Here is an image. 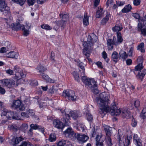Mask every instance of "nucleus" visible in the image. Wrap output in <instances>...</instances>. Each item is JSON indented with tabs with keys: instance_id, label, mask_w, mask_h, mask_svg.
<instances>
[{
	"instance_id": "nucleus-1",
	"label": "nucleus",
	"mask_w": 146,
	"mask_h": 146,
	"mask_svg": "<svg viewBox=\"0 0 146 146\" xmlns=\"http://www.w3.org/2000/svg\"><path fill=\"white\" fill-rule=\"evenodd\" d=\"M104 94V93L100 94L97 101L98 105L100 108L99 113L102 115V117L109 111H110L112 115H119L121 113V111L119 109H117L116 106L114 105H112L110 108L108 105L109 100Z\"/></svg>"
},
{
	"instance_id": "nucleus-2",
	"label": "nucleus",
	"mask_w": 146,
	"mask_h": 146,
	"mask_svg": "<svg viewBox=\"0 0 146 146\" xmlns=\"http://www.w3.org/2000/svg\"><path fill=\"white\" fill-rule=\"evenodd\" d=\"M97 39L96 36L94 34H92L91 35H88L87 42H84L83 44L84 47L83 49V54L90 62H92L91 59L88 58L90 56V53L93 49L92 46L94 43L97 41Z\"/></svg>"
},
{
	"instance_id": "nucleus-3",
	"label": "nucleus",
	"mask_w": 146,
	"mask_h": 146,
	"mask_svg": "<svg viewBox=\"0 0 146 146\" xmlns=\"http://www.w3.org/2000/svg\"><path fill=\"white\" fill-rule=\"evenodd\" d=\"M81 79L87 88H90L92 91L95 94L98 93L96 82L94 79L87 78L84 76H82Z\"/></svg>"
},
{
	"instance_id": "nucleus-4",
	"label": "nucleus",
	"mask_w": 146,
	"mask_h": 146,
	"mask_svg": "<svg viewBox=\"0 0 146 146\" xmlns=\"http://www.w3.org/2000/svg\"><path fill=\"white\" fill-rule=\"evenodd\" d=\"M104 129L106 133L105 137L106 142L108 146H112L113 144L112 142L111 138L112 128L107 125L104 126Z\"/></svg>"
},
{
	"instance_id": "nucleus-5",
	"label": "nucleus",
	"mask_w": 146,
	"mask_h": 146,
	"mask_svg": "<svg viewBox=\"0 0 146 146\" xmlns=\"http://www.w3.org/2000/svg\"><path fill=\"white\" fill-rule=\"evenodd\" d=\"M62 95L70 101H75L78 98V97L76 95L74 91L69 90H64Z\"/></svg>"
},
{
	"instance_id": "nucleus-6",
	"label": "nucleus",
	"mask_w": 146,
	"mask_h": 146,
	"mask_svg": "<svg viewBox=\"0 0 146 146\" xmlns=\"http://www.w3.org/2000/svg\"><path fill=\"white\" fill-rule=\"evenodd\" d=\"M80 112L78 111H70L69 114H66L63 118V121L65 123H67L70 116L72 117L74 119H76L79 116Z\"/></svg>"
},
{
	"instance_id": "nucleus-7",
	"label": "nucleus",
	"mask_w": 146,
	"mask_h": 146,
	"mask_svg": "<svg viewBox=\"0 0 146 146\" xmlns=\"http://www.w3.org/2000/svg\"><path fill=\"white\" fill-rule=\"evenodd\" d=\"M11 107L15 109H18L21 111H23L25 109V107L21 102L19 100H14Z\"/></svg>"
},
{
	"instance_id": "nucleus-8",
	"label": "nucleus",
	"mask_w": 146,
	"mask_h": 146,
	"mask_svg": "<svg viewBox=\"0 0 146 146\" xmlns=\"http://www.w3.org/2000/svg\"><path fill=\"white\" fill-rule=\"evenodd\" d=\"M13 70L16 73L15 76L19 79L21 78L20 77L24 78L25 76L26 75L24 74L23 70L18 66H15L14 67Z\"/></svg>"
},
{
	"instance_id": "nucleus-9",
	"label": "nucleus",
	"mask_w": 146,
	"mask_h": 146,
	"mask_svg": "<svg viewBox=\"0 0 146 146\" xmlns=\"http://www.w3.org/2000/svg\"><path fill=\"white\" fill-rule=\"evenodd\" d=\"M88 139V137L87 135L84 134H80L78 133H75L74 138V139H77L80 143H85Z\"/></svg>"
},
{
	"instance_id": "nucleus-10",
	"label": "nucleus",
	"mask_w": 146,
	"mask_h": 146,
	"mask_svg": "<svg viewBox=\"0 0 146 146\" xmlns=\"http://www.w3.org/2000/svg\"><path fill=\"white\" fill-rule=\"evenodd\" d=\"M0 83L3 86H6L9 88L12 87L15 84L14 81L9 79L1 80Z\"/></svg>"
},
{
	"instance_id": "nucleus-11",
	"label": "nucleus",
	"mask_w": 146,
	"mask_h": 146,
	"mask_svg": "<svg viewBox=\"0 0 146 146\" xmlns=\"http://www.w3.org/2000/svg\"><path fill=\"white\" fill-rule=\"evenodd\" d=\"M2 114L3 115L6 116L7 118L10 119L11 118L17 120L20 119L19 117L17 116V113H14L13 111H4Z\"/></svg>"
},
{
	"instance_id": "nucleus-12",
	"label": "nucleus",
	"mask_w": 146,
	"mask_h": 146,
	"mask_svg": "<svg viewBox=\"0 0 146 146\" xmlns=\"http://www.w3.org/2000/svg\"><path fill=\"white\" fill-rule=\"evenodd\" d=\"M75 133L71 127L68 128L64 132V134L66 137L70 138L73 137L74 138Z\"/></svg>"
},
{
	"instance_id": "nucleus-13",
	"label": "nucleus",
	"mask_w": 146,
	"mask_h": 146,
	"mask_svg": "<svg viewBox=\"0 0 146 146\" xmlns=\"http://www.w3.org/2000/svg\"><path fill=\"white\" fill-rule=\"evenodd\" d=\"M137 31L141 32V34L144 36H146V27L143 25L142 23L139 22L137 25Z\"/></svg>"
},
{
	"instance_id": "nucleus-14",
	"label": "nucleus",
	"mask_w": 146,
	"mask_h": 146,
	"mask_svg": "<svg viewBox=\"0 0 146 146\" xmlns=\"http://www.w3.org/2000/svg\"><path fill=\"white\" fill-rule=\"evenodd\" d=\"M121 115L124 118L129 119L131 116V113L127 108H123L121 110Z\"/></svg>"
},
{
	"instance_id": "nucleus-15",
	"label": "nucleus",
	"mask_w": 146,
	"mask_h": 146,
	"mask_svg": "<svg viewBox=\"0 0 146 146\" xmlns=\"http://www.w3.org/2000/svg\"><path fill=\"white\" fill-rule=\"evenodd\" d=\"M57 26H56L55 27H54V29L56 31H58V28L57 27L58 26L59 27H61V29H64V28L66 23V20H60V21H58L57 22Z\"/></svg>"
},
{
	"instance_id": "nucleus-16",
	"label": "nucleus",
	"mask_w": 146,
	"mask_h": 146,
	"mask_svg": "<svg viewBox=\"0 0 146 146\" xmlns=\"http://www.w3.org/2000/svg\"><path fill=\"white\" fill-rule=\"evenodd\" d=\"M123 27L122 23L119 21H117L115 25L112 28V30L114 32H119L123 29Z\"/></svg>"
},
{
	"instance_id": "nucleus-17",
	"label": "nucleus",
	"mask_w": 146,
	"mask_h": 146,
	"mask_svg": "<svg viewBox=\"0 0 146 146\" xmlns=\"http://www.w3.org/2000/svg\"><path fill=\"white\" fill-rule=\"evenodd\" d=\"M117 139H118V145L119 146H128L130 143V140L128 137L126 139H125V144L121 140L120 137H118Z\"/></svg>"
},
{
	"instance_id": "nucleus-18",
	"label": "nucleus",
	"mask_w": 146,
	"mask_h": 146,
	"mask_svg": "<svg viewBox=\"0 0 146 146\" xmlns=\"http://www.w3.org/2000/svg\"><path fill=\"white\" fill-rule=\"evenodd\" d=\"M35 115V111L33 110H29L27 113L25 112H22L21 115L25 117L29 118V116H33Z\"/></svg>"
},
{
	"instance_id": "nucleus-19",
	"label": "nucleus",
	"mask_w": 146,
	"mask_h": 146,
	"mask_svg": "<svg viewBox=\"0 0 146 146\" xmlns=\"http://www.w3.org/2000/svg\"><path fill=\"white\" fill-rule=\"evenodd\" d=\"M31 128L34 129H38L42 133L44 134V127L41 126H39L37 124H32L30 125Z\"/></svg>"
},
{
	"instance_id": "nucleus-20",
	"label": "nucleus",
	"mask_w": 146,
	"mask_h": 146,
	"mask_svg": "<svg viewBox=\"0 0 146 146\" xmlns=\"http://www.w3.org/2000/svg\"><path fill=\"white\" fill-rule=\"evenodd\" d=\"M54 125L58 129H62L63 127L62 123L60 121L55 119L53 122Z\"/></svg>"
},
{
	"instance_id": "nucleus-21",
	"label": "nucleus",
	"mask_w": 146,
	"mask_h": 146,
	"mask_svg": "<svg viewBox=\"0 0 146 146\" xmlns=\"http://www.w3.org/2000/svg\"><path fill=\"white\" fill-rule=\"evenodd\" d=\"M115 41L114 39L113 40L111 39H108L107 40V45L109 50H111L113 49V45H115Z\"/></svg>"
},
{
	"instance_id": "nucleus-22",
	"label": "nucleus",
	"mask_w": 146,
	"mask_h": 146,
	"mask_svg": "<svg viewBox=\"0 0 146 146\" xmlns=\"http://www.w3.org/2000/svg\"><path fill=\"white\" fill-rule=\"evenodd\" d=\"M36 69L37 71L40 73V74H43L44 72L47 70V69L45 67H44L40 64L38 65Z\"/></svg>"
},
{
	"instance_id": "nucleus-23",
	"label": "nucleus",
	"mask_w": 146,
	"mask_h": 146,
	"mask_svg": "<svg viewBox=\"0 0 146 146\" xmlns=\"http://www.w3.org/2000/svg\"><path fill=\"white\" fill-rule=\"evenodd\" d=\"M117 40L115 43V45H117L122 42L123 39L121 36V33L120 32H117Z\"/></svg>"
},
{
	"instance_id": "nucleus-24",
	"label": "nucleus",
	"mask_w": 146,
	"mask_h": 146,
	"mask_svg": "<svg viewBox=\"0 0 146 146\" xmlns=\"http://www.w3.org/2000/svg\"><path fill=\"white\" fill-rule=\"evenodd\" d=\"M133 139L134 141L136 144L137 146H141V140L137 134L134 135Z\"/></svg>"
},
{
	"instance_id": "nucleus-25",
	"label": "nucleus",
	"mask_w": 146,
	"mask_h": 146,
	"mask_svg": "<svg viewBox=\"0 0 146 146\" xmlns=\"http://www.w3.org/2000/svg\"><path fill=\"white\" fill-rule=\"evenodd\" d=\"M101 137L99 135H97L96 137V145L97 146H104L103 141L101 139Z\"/></svg>"
},
{
	"instance_id": "nucleus-26",
	"label": "nucleus",
	"mask_w": 146,
	"mask_h": 146,
	"mask_svg": "<svg viewBox=\"0 0 146 146\" xmlns=\"http://www.w3.org/2000/svg\"><path fill=\"white\" fill-rule=\"evenodd\" d=\"M9 8L8 7L2 9L0 10V11L3 12V14L5 16H9L10 15Z\"/></svg>"
},
{
	"instance_id": "nucleus-27",
	"label": "nucleus",
	"mask_w": 146,
	"mask_h": 146,
	"mask_svg": "<svg viewBox=\"0 0 146 146\" xmlns=\"http://www.w3.org/2000/svg\"><path fill=\"white\" fill-rule=\"evenodd\" d=\"M111 58L113 59V61L116 63L117 62L118 60H117L119 57V55L117 52L114 51L112 53L111 55Z\"/></svg>"
},
{
	"instance_id": "nucleus-28",
	"label": "nucleus",
	"mask_w": 146,
	"mask_h": 146,
	"mask_svg": "<svg viewBox=\"0 0 146 146\" xmlns=\"http://www.w3.org/2000/svg\"><path fill=\"white\" fill-rule=\"evenodd\" d=\"M14 26V28L16 30L21 29L23 30L24 29V26L23 25H21L19 23H17L16 24H13Z\"/></svg>"
},
{
	"instance_id": "nucleus-29",
	"label": "nucleus",
	"mask_w": 146,
	"mask_h": 146,
	"mask_svg": "<svg viewBox=\"0 0 146 146\" xmlns=\"http://www.w3.org/2000/svg\"><path fill=\"white\" fill-rule=\"evenodd\" d=\"M104 11L102 9L100 8H98V10L96 12V17L97 18H99L102 17L104 15Z\"/></svg>"
},
{
	"instance_id": "nucleus-30",
	"label": "nucleus",
	"mask_w": 146,
	"mask_h": 146,
	"mask_svg": "<svg viewBox=\"0 0 146 146\" xmlns=\"http://www.w3.org/2000/svg\"><path fill=\"white\" fill-rule=\"evenodd\" d=\"M132 7L131 5L128 4L125 6L124 8L122 9L121 11L123 13H126L130 11Z\"/></svg>"
},
{
	"instance_id": "nucleus-31",
	"label": "nucleus",
	"mask_w": 146,
	"mask_h": 146,
	"mask_svg": "<svg viewBox=\"0 0 146 146\" xmlns=\"http://www.w3.org/2000/svg\"><path fill=\"white\" fill-rule=\"evenodd\" d=\"M137 48V49L140 51L141 52L144 53L145 52L144 44L143 42H142L139 44Z\"/></svg>"
},
{
	"instance_id": "nucleus-32",
	"label": "nucleus",
	"mask_w": 146,
	"mask_h": 146,
	"mask_svg": "<svg viewBox=\"0 0 146 146\" xmlns=\"http://www.w3.org/2000/svg\"><path fill=\"white\" fill-rule=\"evenodd\" d=\"M120 57L121 58L124 60H125L128 57V55L125 52L123 51H121L119 53Z\"/></svg>"
},
{
	"instance_id": "nucleus-33",
	"label": "nucleus",
	"mask_w": 146,
	"mask_h": 146,
	"mask_svg": "<svg viewBox=\"0 0 146 146\" xmlns=\"http://www.w3.org/2000/svg\"><path fill=\"white\" fill-rule=\"evenodd\" d=\"M69 142V141L67 140L62 139L58 142L57 145L58 146H64L65 145H66Z\"/></svg>"
},
{
	"instance_id": "nucleus-34",
	"label": "nucleus",
	"mask_w": 146,
	"mask_h": 146,
	"mask_svg": "<svg viewBox=\"0 0 146 146\" xmlns=\"http://www.w3.org/2000/svg\"><path fill=\"white\" fill-rule=\"evenodd\" d=\"M17 55L16 52L13 51H11L6 54V56L9 58H13L15 57Z\"/></svg>"
},
{
	"instance_id": "nucleus-35",
	"label": "nucleus",
	"mask_w": 146,
	"mask_h": 146,
	"mask_svg": "<svg viewBox=\"0 0 146 146\" xmlns=\"http://www.w3.org/2000/svg\"><path fill=\"white\" fill-rule=\"evenodd\" d=\"M23 140V138L21 136L19 137H16L14 142L13 144L14 145L17 144L19 143L21 141Z\"/></svg>"
},
{
	"instance_id": "nucleus-36",
	"label": "nucleus",
	"mask_w": 146,
	"mask_h": 146,
	"mask_svg": "<svg viewBox=\"0 0 146 146\" xmlns=\"http://www.w3.org/2000/svg\"><path fill=\"white\" fill-rule=\"evenodd\" d=\"M7 6L5 3V0H0V10L2 9L5 8Z\"/></svg>"
},
{
	"instance_id": "nucleus-37",
	"label": "nucleus",
	"mask_w": 146,
	"mask_h": 146,
	"mask_svg": "<svg viewBox=\"0 0 146 146\" xmlns=\"http://www.w3.org/2000/svg\"><path fill=\"white\" fill-rule=\"evenodd\" d=\"M56 137L55 134L54 133L51 134L49 136V140L51 142H53L56 140Z\"/></svg>"
},
{
	"instance_id": "nucleus-38",
	"label": "nucleus",
	"mask_w": 146,
	"mask_h": 146,
	"mask_svg": "<svg viewBox=\"0 0 146 146\" xmlns=\"http://www.w3.org/2000/svg\"><path fill=\"white\" fill-rule=\"evenodd\" d=\"M83 23L85 25H87L89 24L88 17L85 14L84 15L83 19Z\"/></svg>"
},
{
	"instance_id": "nucleus-39",
	"label": "nucleus",
	"mask_w": 146,
	"mask_h": 146,
	"mask_svg": "<svg viewBox=\"0 0 146 146\" xmlns=\"http://www.w3.org/2000/svg\"><path fill=\"white\" fill-rule=\"evenodd\" d=\"M72 74L75 80L78 82H79L80 81V78L78 74L75 71L73 72Z\"/></svg>"
},
{
	"instance_id": "nucleus-40",
	"label": "nucleus",
	"mask_w": 146,
	"mask_h": 146,
	"mask_svg": "<svg viewBox=\"0 0 146 146\" xmlns=\"http://www.w3.org/2000/svg\"><path fill=\"white\" fill-rule=\"evenodd\" d=\"M146 74L145 71H143L142 72H140L139 73H138L137 75V77L141 79L143 78L144 76Z\"/></svg>"
},
{
	"instance_id": "nucleus-41",
	"label": "nucleus",
	"mask_w": 146,
	"mask_h": 146,
	"mask_svg": "<svg viewBox=\"0 0 146 146\" xmlns=\"http://www.w3.org/2000/svg\"><path fill=\"white\" fill-rule=\"evenodd\" d=\"M143 68L142 64H139L135 67L134 69L133 70V72L135 73V71H140Z\"/></svg>"
},
{
	"instance_id": "nucleus-42",
	"label": "nucleus",
	"mask_w": 146,
	"mask_h": 146,
	"mask_svg": "<svg viewBox=\"0 0 146 146\" xmlns=\"http://www.w3.org/2000/svg\"><path fill=\"white\" fill-rule=\"evenodd\" d=\"M84 125L82 124H79L76 127L77 130L80 131H83L84 130Z\"/></svg>"
},
{
	"instance_id": "nucleus-43",
	"label": "nucleus",
	"mask_w": 146,
	"mask_h": 146,
	"mask_svg": "<svg viewBox=\"0 0 146 146\" xmlns=\"http://www.w3.org/2000/svg\"><path fill=\"white\" fill-rule=\"evenodd\" d=\"M109 14H107L105 17L101 21V23L103 25L105 24L109 20V18L108 17Z\"/></svg>"
},
{
	"instance_id": "nucleus-44",
	"label": "nucleus",
	"mask_w": 146,
	"mask_h": 146,
	"mask_svg": "<svg viewBox=\"0 0 146 146\" xmlns=\"http://www.w3.org/2000/svg\"><path fill=\"white\" fill-rule=\"evenodd\" d=\"M41 27L42 29L47 30H51L52 29L51 27L47 24L42 25L41 26Z\"/></svg>"
},
{
	"instance_id": "nucleus-45",
	"label": "nucleus",
	"mask_w": 146,
	"mask_h": 146,
	"mask_svg": "<svg viewBox=\"0 0 146 146\" xmlns=\"http://www.w3.org/2000/svg\"><path fill=\"white\" fill-rule=\"evenodd\" d=\"M13 1H14L16 3L19 4L21 6L23 5L25 3V0H12Z\"/></svg>"
},
{
	"instance_id": "nucleus-46",
	"label": "nucleus",
	"mask_w": 146,
	"mask_h": 146,
	"mask_svg": "<svg viewBox=\"0 0 146 146\" xmlns=\"http://www.w3.org/2000/svg\"><path fill=\"white\" fill-rule=\"evenodd\" d=\"M132 15L135 19H137L139 23L140 22L139 20L141 17L140 15L137 13H132Z\"/></svg>"
},
{
	"instance_id": "nucleus-47",
	"label": "nucleus",
	"mask_w": 146,
	"mask_h": 146,
	"mask_svg": "<svg viewBox=\"0 0 146 146\" xmlns=\"http://www.w3.org/2000/svg\"><path fill=\"white\" fill-rule=\"evenodd\" d=\"M60 15L61 17H62V20H66V22L69 18V16L67 14H64V15L60 14Z\"/></svg>"
},
{
	"instance_id": "nucleus-48",
	"label": "nucleus",
	"mask_w": 146,
	"mask_h": 146,
	"mask_svg": "<svg viewBox=\"0 0 146 146\" xmlns=\"http://www.w3.org/2000/svg\"><path fill=\"white\" fill-rule=\"evenodd\" d=\"M134 105L136 108L139 107L140 104V102L138 100H136L134 102Z\"/></svg>"
},
{
	"instance_id": "nucleus-49",
	"label": "nucleus",
	"mask_w": 146,
	"mask_h": 146,
	"mask_svg": "<svg viewBox=\"0 0 146 146\" xmlns=\"http://www.w3.org/2000/svg\"><path fill=\"white\" fill-rule=\"evenodd\" d=\"M22 31H23V35L25 36H27L29 34V30L27 29H26L24 27V29Z\"/></svg>"
},
{
	"instance_id": "nucleus-50",
	"label": "nucleus",
	"mask_w": 146,
	"mask_h": 146,
	"mask_svg": "<svg viewBox=\"0 0 146 146\" xmlns=\"http://www.w3.org/2000/svg\"><path fill=\"white\" fill-rule=\"evenodd\" d=\"M102 57L106 60V62H108L109 60L108 59H107V55L105 51H103L102 53Z\"/></svg>"
},
{
	"instance_id": "nucleus-51",
	"label": "nucleus",
	"mask_w": 146,
	"mask_h": 146,
	"mask_svg": "<svg viewBox=\"0 0 146 146\" xmlns=\"http://www.w3.org/2000/svg\"><path fill=\"white\" fill-rule=\"evenodd\" d=\"M5 45L6 46V49L9 50V49L11 48V43L9 41L6 42L5 44Z\"/></svg>"
},
{
	"instance_id": "nucleus-52",
	"label": "nucleus",
	"mask_w": 146,
	"mask_h": 146,
	"mask_svg": "<svg viewBox=\"0 0 146 146\" xmlns=\"http://www.w3.org/2000/svg\"><path fill=\"white\" fill-rule=\"evenodd\" d=\"M113 0H107L106 3V5L107 7L111 6L113 4Z\"/></svg>"
},
{
	"instance_id": "nucleus-53",
	"label": "nucleus",
	"mask_w": 146,
	"mask_h": 146,
	"mask_svg": "<svg viewBox=\"0 0 146 146\" xmlns=\"http://www.w3.org/2000/svg\"><path fill=\"white\" fill-rule=\"evenodd\" d=\"M133 51V47H131L129 49V50L128 51L127 55L129 56H131L132 55V53Z\"/></svg>"
},
{
	"instance_id": "nucleus-54",
	"label": "nucleus",
	"mask_w": 146,
	"mask_h": 146,
	"mask_svg": "<svg viewBox=\"0 0 146 146\" xmlns=\"http://www.w3.org/2000/svg\"><path fill=\"white\" fill-rule=\"evenodd\" d=\"M39 104V107L40 108H42L44 106H46L47 105V104L45 102H38Z\"/></svg>"
},
{
	"instance_id": "nucleus-55",
	"label": "nucleus",
	"mask_w": 146,
	"mask_h": 146,
	"mask_svg": "<svg viewBox=\"0 0 146 146\" xmlns=\"http://www.w3.org/2000/svg\"><path fill=\"white\" fill-rule=\"evenodd\" d=\"M87 119L88 121H91L93 119V117L90 113H88L87 115Z\"/></svg>"
},
{
	"instance_id": "nucleus-56",
	"label": "nucleus",
	"mask_w": 146,
	"mask_h": 146,
	"mask_svg": "<svg viewBox=\"0 0 146 146\" xmlns=\"http://www.w3.org/2000/svg\"><path fill=\"white\" fill-rule=\"evenodd\" d=\"M9 51L6 49L5 47H3L0 49V53H5L7 51Z\"/></svg>"
},
{
	"instance_id": "nucleus-57",
	"label": "nucleus",
	"mask_w": 146,
	"mask_h": 146,
	"mask_svg": "<svg viewBox=\"0 0 146 146\" xmlns=\"http://www.w3.org/2000/svg\"><path fill=\"white\" fill-rule=\"evenodd\" d=\"M133 118V117H132ZM137 124V122L134 118H133L131 120V125L133 127L136 126Z\"/></svg>"
},
{
	"instance_id": "nucleus-58",
	"label": "nucleus",
	"mask_w": 146,
	"mask_h": 146,
	"mask_svg": "<svg viewBox=\"0 0 146 146\" xmlns=\"http://www.w3.org/2000/svg\"><path fill=\"white\" fill-rule=\"evenodd\" d=\"M14 70L11 69L7 70H6V73L10 75H13L14 74Z\"/></svg>"
},
{
	"instance_id": "nucleus-59",
	"label": "nucleus",
	"mask_w": 146,
	"mask_h": 146,
	"mask_svg": "<svg viewBox=\"0 0 146 146\" xmlns=\"http://www.w3.org/2000/svg\"><path fill=\"white\" fill-rule=\"evenodd\" d=\"M49 93L51 94H52L54 93V92H56V90L52 86L48 90Z\"/></svg>"
},
{
	"instance_id": "nucleus-60",
	"label": "nucleus",
	"mask_w": 146,
	"mask_h": 146,
	"mask_svg": "<svg viewBox=\"0 0 146 146\" xmlns=\"http://www.w3.org/2000/svg\"><path fill=\"white\" fill-rule=\"evenodd\" d=\"M140 0H134L133 1L134 5L135 6L139 5L140 3Z\"/></svg>"
},
{
	"instance_id": "nucleus-61",
	"label": "nucleus",
	"mask_w": 146,
	"mask_h": 146,
	"mask_svg": "<svg viewBox=\"0 0 146 146\" xmlns=\"http://www.w3.org/2000/svg\"><path fill=\"white\" fill-rule=\"evenodd\" d=\"M125 4V2L123 1H116V4L117 6H122L123 5Z\"/></svg>"
},
{
	"instance_id": "nucleus-62",
	"label": "nucleus",
	"mask_w": 146,
	"mask_h": 146,
	"mask_svg": "<svg viewBox=\"0 0 146 146\" xmlns=\"http://www.w3.org/2000/svg\"><path fill=\"white\" fill-rule=\"evenodd\" d=\"M27 2L29 5H32L35 2V0H28Z\"/></svg>"
},
{
	"instance_id": "nucleus-63",
	"label": "nucleus",
	"mask_w": 146,
	"mask_h": 146,
	"mask_svg": "<svg viewBox=\"0 0 146 146\" xmlns=\"http://www.w3.org/2000/svg\"><path fill=\"white\" fill-rule=\"evenodd\" d=\"M100 0H95L94 1V6L95 7H96L99 5L100 2Z\"/></svg>"
},
{
	"instance_id": "nucleus-64",
	"label": "nucleus",
	"mask_w": 146,
	"mask_h": 146,
	"mask_svg": "<svg viewBox=\"0 0 146 146\" xmlns=\"http://www.w3.org/2000/svg\"><path fill=\"white\" fill-rule=\"evenodd\" d=\"M143 110L142 111V112L140 114V116L142 119H144L146 118V112H145L143 113Z\"/></svg>"
}]
</instances>
